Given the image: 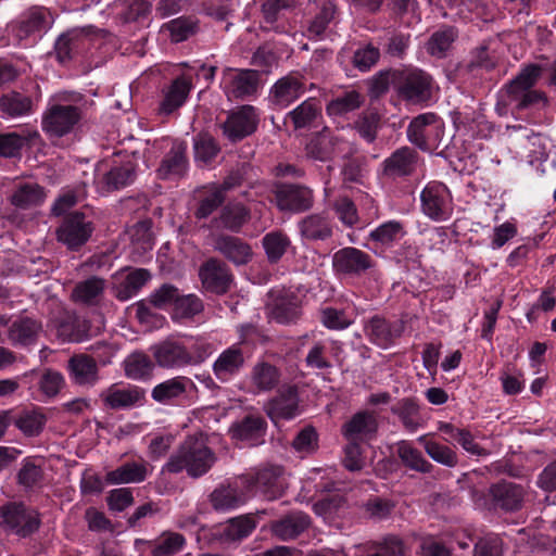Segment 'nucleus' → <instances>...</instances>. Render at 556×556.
Listing matches in <instances>:
<instances>
[{
    "instance_id": "54",
    "label": "nucleus",
    "mask_w": 556,
    "mask_h": 556,
    "mask_svg": "<svg viewBox=\"0 0 556 556\" xmlns=\"http://www.w3.org/2000/svg\"><path fill=\"white\" fill-rule=\"evenodd\" d=\"M186 544L182 534L164 531L156 540L150 543L152 556H173L180 552Z\"/></svg>"
},
{
    "instance_id": "24",
    "label": "nucleus",
    "mask_w": 556,
    "mask_h": 556,
    "mask_svg": "<svg viewBox=\"0 0 556 556\" xmlns=\"http://www.w3.org/2000/svg\"><path fill=\"white\" fill-rule=\"evenodd\" d=\"M323 118V105L320 100L308 98L287 113L285 123L290 121L294 130L312 129Z\"/></svg>"
},
{
    "instance_id": "35",
    "label": "nucleus",
    "mask_w": 556,
    "mask_h": 556,
    "mask_svg": "<svg viewBox=\"0 0 556 556\" xmlns=\"http://www.w3.org/2000/svg\"><path fill=\"white\" fill-rule=\"evenodd\" d=\"M210 502L216 511H227L243 505L247 495L237 485L220 484L210 494Z\"/></svg>"
},
{
    "instance_id": "21",
    "label": "nucleus",
    "mask_w": 556,
    "mask_h": 556,
    "mask_svg": "<svg viewBox=\"0 0 556 556\" xmlns=\"http://www.w3.org/2000/svg\"><path fill=\"white\" fill-rule=\"evenodd\" d=\"M245 364V355L241 344L236 343L224 350L213 363L212 369L216 379L227 382L238 375Z\"/></svg>"
},
{
    "instance_id": "62",
    "label": "nucleus",
    "mask_w": 556,
    "mask_h": 556,
    "mask_svg": "<svg viewBox=\"0 0 556 556\" xmlns=\"http://www.w3.org/2000/svg\"><path fill=\"white\" fill-rule=\"evenodd\" d=\"M42 480V468L39 465H36L30 458H25L16 475L17 484L23 486L25 490H30L39 485Z\"/></svg>"
},
{
    "instance_id": "46",
    "label": "nucleus",
    "mask_w": 556,
    "mask_h": 556,
    "mask_svg": "<svg viewBox=\"0 0 556 556\" xmlns=\"http://www.w3.org/2000/svg\"><path fill=\"white\" fill-rule=\"evenodd\" d=\"M147 467L144 464L128 462L109 471L105 481L109 484L139 483L147 478Z\"/></svg>"
},
{
    "instance_id": "50",
    "label": "nucleus",
    "mask_w": 556,
    "mask_h": 556,
    "mask_svg": "<svg viewBox=\"0 0 556 556\" xmlns=\"http://www.w3.org/2000/svg\"><path fill=\"white\" fill-rule=\"evenodd\" d=\"M154 363L143 352H134L124 361L125 376L131 380H147L152 376Z\"/></svg>"
},
{
    "instance_id": "5",
    "label": "nucleus",
    "mask_w": 556,
    "mask_h": 556,
    "mask_svg": "<svg viewBox=\"0 0 556 556\" xmlns=\"http://www.w3.org/2000/svg\"><path fill=\"white\" fill-rule=\"evenodd\" d=\"M84 109L75 104L53 103L42 116V130L50 137H64L79 125Z\"/></svg>"
},
{
    "instance_id": "47",
    "label": "nucleus",
    "mask_w": 556,
    "mask_h": 556,
    "mask_svg": "<svg viewBox=\"0 0 556 556\" xmlns=\"http://www.w3.org/2000/svg\"><path fill=\"white\" fill-rule=\"evenodd\" d=\"M250 217V210L245 205L239 202H229L222 208L218 220L225 229L240 232Z\"/></svg>"
},
{
    "instance_id": "9",
    "label": "nucleus",
    "mask_w": 556,
    "mask_h": 556,
    "mask_svg": "<svg viewBox=\"0 0 556 556\" xmlns=\"http://www.w3.org/2000/svg\"><path fill=\"white\" fill-rule=\"evenodd\" d=\"M157 366L165 369H176L202 362L194 357L180 342L166 339L150 348Z\"/></svg>"
},
{
    "instance_id": "26",
    "label": "nucleus",
    "mask_w": 556,
    "mask_h": 556,
    "mask_svg": "<svg viewBox=\"0 0 556 556\" xmlns=\"http://www.w3.org/2000/svg\"><path fill=\"white\" fill-rule=\"evenodd\" d=\"M257 526L253 514L240 515L222 523L218 530V538L223 543H240L251 535Z\"/></svg>"
},
{
    "instance_id": "57",
    "label": "nucleus",
    "mask_w": 556,
    "mask_h": 556,
    "mask_svg": "<svg viewBox=\"0 0 556 556\" xmlns=\"http://www.w3.org/2000/svg\"><path fill=\"white\" fill-rule=\"evenodd\" d=\"M12 422L26 437H37L42 432L47 417L38 410L24 412L16 418L12 417Z\"/></svg>"
},
{
    "instance_id": "17",
    "label": "nucleus",
    "mask_w": 556,
    "mask_h": 556,
    "mask_svg": "<svg viewBox=\"0 0 556 556\" xmlns=\"http://www.w3.org/2000/svg\"><path fill=\"white\" fill-rule=\"evenodd\" d=\"M257 114L252 105H243L231 113L222 124L224 136L231 142H237L252 135L257 128Z\"/></svg>"
},
{
    "instance_id": "61",
    "label": "nucleus",
    "mask_w": 556,
    "mask_h": 556,
    "mask_svg": "<svg viewBox=\"0 0 556 556\" xmlns=\"http://www.w3.org/2000/svg\"><path fill=\"white\" fill-rule=\"evenodd\" d=\"M203 309V301L198 295H181L179 293L174 306L173 317L177 319H189L202 313Z\"/></svg>"
},
{
    "instance_id": "36",
    "label": "nucleus",
    "mask_w": 556,
    "mask_h": 556,
    "mask_svg": "<svg viewBox=\"0 0 556 556\" xmlns=\"http://www.w3.org/2000/svg\"><path fill=\"white\" fill-rule=\"evenodd\" d=\"M105 287V279L98 276H91L76 283L72 291V299L74 302L85 305H97L103 296Z\"/></svg>"
},
{
    "instance_id": "29",
    "label": "nucleus",
    "mask_w": 556,
    "mask_h": 556,
    "mask_svg": "<svg viewBox=\"0 0 556 556\" xmlns=\"http://www.w3.org/2000/svg\"><path fill=\"white\" fill-rule=\"evenodd\" d=\"M305 91L304 84L293 75L279 78L269 91V101L278 108H287Z\"/></svg>"
},
{
    "instance_id": "8",
    "label": "nucleus",
    "mask_w": 556,
    "mask_h": 556,
    "mask_svg": "<svg viewBox=\"0 0 556 556\" xmlns=\"http://www.w3.org/2000/svg\"><path fill=\"white\" fill-rule=\"evenodd\" d=\"M399 94L414 104L425 103L431 98L432 79L418 68L399 72L396 77Z\"/></svg>"
},
{
    "instance_id": "38",
    "label": "nucleus",
    "mask_w": 556,
    "mask_h": 556,
    "mask_svg": "<svg viewBox=\"0 0 556 556\" xmlns=\"http://www.w3.org/2000/svg\"><path fill=\"white\" fill-rule=\"evenodd\" d=\"M46 190L36 182L18 184L10 197L12 205L20 210H28L43 203Z\"/></svg>"
},
{
    "instance_id": "58",
    "label": "nucleus",
    "mask_w": 556,
    "mask_h": 556,
    "mask_svg": "<svg viewBox=\"0 0 556 556\" xmlns=\"http://www.w3.org/2000/svg\"><path fill=\"white\" fill-rule=\"evenodd\" d=\"M252 382L260 391H270L279 382L278 369L268 363H258L253 367Z\"/></svg>"
},
{
    "instance_id": "3",
    "label": "nucleus",
    "mask_w": 556,
    "mask_h": 556,
    "mask_svg": "<svg viewBox=\"0 0 556 556\" xmlns=\"http://www.w3.org/2000/svg\"><path fill=\"white\" fill-rule=\"evenodd\" d=\"M40 526V514L22 502L0 506V527L9 533L26 539L36 533Z\"/></svg>"
},
{
    "instance_id": "4",
    "label": "nucleus",
    "mask_w": 556,
    "mask_h": 556,
    "mask_svg": "<svg viewBox=\"0 0 556 556\" xmlns=\"http://www.w3.org/2000/svg\"><path fill=\"white\" fill-rule=\"evenodd\" d=\"M271 193V202L282 213H305L315 203L313 189L303 184L277 181L273 186Z\"/></svg>"
},
{
    "instance_id": "32",
    "label": "nucleus",
    "mask_w": 556,
    "mask_h": 556,
    "mask_svg": "<svg viewBox=\"0 0 556 556\" xmlns=\"http://www.w3.org/2000/svg\"><path fill=\"white\" fill-rule=\"evenodd\" d=\"M311 526V518L303 511L291 513L275 521L271 526L273 533L282 541L293 540Z\"/></svg>"
},
{
    "instance_id": "56",
    "label": "nucleus",
    "mask_w": 556,
    "mask_h": 556,
    "mask_svg": "<svg viewBox=\"0 0 556 556\" xmlns=\"http://www.w3.org/2000/svg\"><path fill=\"white\" fill-rule=\"evenodd\" d=\"M458 36L453 26H444L431 35L427 42V51L432 56L443 58Z\"/></svg>"
},
{
    "instance_id": "7",
    "label": "nucleus",
    "mask_w": 556,
    "mask_h": 556,
    "mask_svg": "<svg viewBox=\"0 0 556 556\" xmlns=\"http://www.w3.org/2000/svg\"><path fill=\"white\" fill-rule=\"evenodd\" d=\"M442 123L432 112L414 117L406 129L408 141L424 152L438 148L441 140Z\"/></svg>"
},
{
    "instance_id": "20",
    "label": "nucleus",
    "mask_w": 556,
    "mask_h": 556,
    "mask_svg": "<svg viewBox=\"0 0 556 556\" xmlns=\"http://www.w3.org/2000/svg\"><path fill=\"white\" fill-rule=\"evenodd\" d=\"M379 424L374 412L361 410L342 426V434L348 441H370L376 438Z\"/></svg>"
},
{
    "instance_id": "31",
    "label": "nucleus",
    "mask_w": 556,
    "mask_h": 556,
    "mask_svg": "<svg viewBox=\"0 0 556 556\" xmlns=\"http://www.w3.org/2000/svg\"><path fill=\"white\" fill-rule=\"evenodd\" d=\"M340 141L341 139L337 135H334L329 128L325 127L306 144V155L320 162L330 161L333 157L336 148Z\"/></svg>"
},
{
    "instance_id": "13",
    "label": "nucleus",
    "mask_w": 556,
    "mask_h": 556,
    "mask_svg": "<svg viewBox=\"0 0 556 556\" xmlns=\"http://www.w3.org/2000/svg\"><path fill=\"white\" fill-rule=\"evenodd\" d=\"M250 483L255 488L256 492L268 501L281 497L288 488L283 468L276 465H268L257 469Z\"/></svg>"
},
{
    "instance_id": "41",
    "label": "nucleus",
    "mask_w": 556,
    "mask_h": 556,
    "mask_svg": "<svg viewBox=\"0 0 556 556\" xmlns=\"http://www.w3.org/2000/svg\"><path fill=\"white\" fill-rule=\"evenodd\" d=\"M291 239L282 230H273L262 238V247L269 264H278L291 248Z\"/></svg>"
},
{
    "instance_id": "1",
    "label": "nucleus",
    "mask_w": 556,
    "mask_h": 556,
    "mask_svg": "<svg viewBox=\"0 0 556 556\" xmlns=\"http://www.w3.org/2000/svg\"><path fill=\"white\" fill-rule=\"evenodd\" d=\"M216 460L215 454L206 445L203 435H189L170 455L163 470L178 473L186 470L192 478L205 475Z\"/></svg>"
},
{
    "instance_id": "48",
    "label": "nucleus",
    "mask_w": 556,
    "mask_h": 556,
    "mask_svg": "<svg viewBox=\"0 0 556 556\" xmlns=\"http://www.w3.org/2000/svg\"><path fill=\"white\" fill-rule=\"evenodd\" d=\"M396 453L403 465L410 470L422 473H430L433 465L428 462L422 453L414 447L408 441L402 440L396 443Z\"/></svg>"
},
{
    "instance_id": "15",
    "label": "nucleus",
    "mask_w": 556,
    "mask_h": 556,
    "mask_svg": "<svg viewBox=\"0 0 556 556\" xmlns=\"http://www.w3.org/2000/svg\"><path fill=\"white\" fill-rule=\"evenodd\" d=\"M405 326L402 320L390 321L380 315L370 317L364 325V333L370 343L388 349L402 337Z\"/></svg>"
},
{
    "instance_id": "52",
    "label": "nucleus",
    "mask_w": 556,
    "mask_h": 556,
    "mask_svg": "<svg viewBox=\"0 0 556 556\" xmlns=\"http://www.w3.org/2000/svg\"><path fill=\"white\" fill-rule=\"evenodd\" d=\"M381 127V116L376 110L363 111L353 122L352 128L368 143H374Z\"/></svg>"
},
{
    "instance_id": "11",
    "label": "nucleus",
    "mask_w": 556,
    "mask_h": 556,
    "mask_svg": "<svg viewBox=\"0 0 556 556\" xmlns=\"http://www.w3.org/2000/svg\"><path fill=\"white\" fill-rule=\"evenodd\" d=\"M526 494L523 485L502 479L489 486L486 495L494 509L515 513L522 508Z\"/></svg>"
},
{
    "instance_id": "51",
    "label": "nucleus",
    "mask_w": 556,
    "mask_h": 556,
    "mask_svg": "<svg viewBox=\"0 0 556 556\" xmlns=\"http://www.w3.org/2000/svg\"><path fill=\"white\" fill-rule=\"evenodd\" d=\"M338 13V7L333 0H324L318 12L309 22L307 34L309 38H321L330 23L334 20Z\"/></svg>"
},
{
    "instance_id": "25",
    "label": "nucleus",
    "mask_w": 556,
    "mask_h": 556,
    "mask_svg": "<svg viewBox=\"0 0 556 556\" xmlns=\"http://www.w3.org/2000/svg\"><path fill=\"white\" fill-rule=\"evenodd\" d=\"M72 381L81 387H93L99 380V367L96 359L87 354L73 355L67 362Z\"/></svg>"
},
{
    "instance_id": "43",
    "label": "nucleus",
    "mask_w": 556,
    "mask_h": 556,
    "mask_svg": "<svg viewBox=\"0 0 556 556\" xmlns=\"http://www.w3.org/2000/svg\"><path fill=\"white\" fill-rule=\"evenodd\" d=\"M150 279L151 274L148 269L136 268L114 287V294L119 301H127L136 295Z\"/></svg>"
},
{
    "instance_id": "22",
    "label": "nucleus",
    "mask_w": 556,
    "mask_h": 556,
    "mask_svg": "<svg viewBox=\"0 0 556 556\" xmlns=\"http://www.w3.org/2000/svg\"><path fill=\"white\" fill-rule=\"evenodd\" d=\"M190 388H195L190 378L176 376L156 384L151 391V397L156 403L172 405L186 399Z\"/></svg>"
},
{
    "instance_id": "16",
    "label": "nucleus",
    "mask_w": 556,
    "mask_h": 556,
    "mask_svg": "<svg viewBox=\"0 0 556 556\" xmlns=\"http://www.w3.org/2000/svg\"><path fill=\"white\" fill-rule=\"evenodd\" d=\"M199 277L206 291L215 294H224L229 291L233 276L223 261L211 257L199 268Z\"/></svg>"
},
{
    "instance_id": "39",
    "label": "nucleus",
    "mask_w": 556,
    "mask_h": 556,
    "mask_svg": "<svg viewBox=\"0 0 556 556\" xmlns=\"http://www.w3.org/2000/svg\"><path fill=\"white\" fill-rule=\"evenodd\" d=\"M258 87V73L254 70L236 72L227 86V93L235 99H244L254 94Z\"/></svg>"
},
{
    "instance_id": "33",
    "label": "nucleus",
    "mask_w": 556,
    "mask_h": 556,
    "mask_svg": "<svg viewBox=\"0 0 556 556\" xmlns=\"http://www.w3.org/2000/svg\"><path fill=\"white\" fill-rule=\"evenodd\" d=\"M49 13L46 9L31 7L24 12L14 25L18 39H25L35 33L42 31L49 27Z\"/></svg>"
},
{
    "instance_id": "44",
    "label": "nucleus",
    "mask_w": 556,
    "mask_h": 556,
    "mask_svg": "<svg viewBox=\"0 0 556 556\" xmlns=\"http://www.w3.org/2000/svg\"><path fill=\"white\" fill-rule=\"evenodd\" d=\"M391 413L399 417L403 427L414 432L421 426L420 407L413 397H404L397 401L392 407Z\"/></svg>"
},
{
    "instance_id": "2",
    "label": "nucleus",
    "mask_w": 556,
    "mask_h": 556,
    "mask_svg": "<svg viewBox=\"0 0 556 556\" xmlns=\"http://www.w3.org/2000/svg\"><path fill=\"white\" fill-rule=\"evenodd\" d=\"M542 74V66L528 64L519 74L509 80L502 89L504 105H514L515 110L522 111L545 102L544 92L533 89Z\"/></svg>"
},
{
    "instance_id": "37",
    "label": "nucleus",
    "mask_w": 556,
    "mask_h": 556,
    "mask_svg": "<svg viewBox=\"0 0 556 556\" xmlns=\"http://www.w3.org/2000/svg\"><path fill=\"white\" fill-rule=\"evenodd\" d=\"M34 109L31 97L11 90L0 96V112L3 116L18 118L30 115Z\"/></svg>"
},
{
    "instance_id": "55",
    "label": "nucleus",
    "mask_w": 556,
    "mask_h": 556,
    "mask_svg": "<svg viewBox=\"0 0 556 556\" xmlns=\"http://www.w3.org/2000/svg\"><path fill=\"white\" fill-rule=\"evenodd\" d=\"M418 442L424 445L426 453L435 463L448 468H454L458 465L457 453L450 446L435 441H428L424 435L418 438Z\"/></svg>"
},
{
    "instance_id": "27",
    "label": "nucleus",
    "mask_w": 556,
    "mask_h": 556,
    "mask_svg": "<svg viewBox=\"0 0 556 556\" xmlns=\"http://www.w3.org/2000/svg\"><path fill=\"white\" fill-rule=\"evenodd\" d=\"M186 152V143L175 142L170 150L164 155L156 170L157 177L164 180L182 177L188 168Z\"/></svg>"
},
{
    "instance_id": "42",
    "label": "nucleus",
    "mask_w": 556,
    "mask_h": 556,
    "mask_svg": "<svg viewBox=\"0 0 556 556\" xmlns=\"http://www.w3.org/2000/svg\"><path fill=\"white\" fill-rule=\"evenodd\" d=\"M190 89L191 86L185 78H176L165 91L159 112L163 115H169L179 109L185 103Z\"/></svg>"
},
{
    "instance_id": "40",
    "label": "nucleus",
    "mask_w": 556,
    "mask_h": 556,
    "mask_svg": "<svg viewBox=\"0 0 556 556\" xmlns=\"http://www.w3.org/2000/svg\"><path fill=\"white\" fill-rule=\"evenodd\" d=\"M40 325L29 318L23 317L14 320L8 330V338L13 345L28 346L36 342Z\"/></svg>"
},
{
    "instance_id": "12",
    "label": "nucleus",
    "mask_w": 556,
    "mask_h": 556,
    "mask_svg": "<svg viewBox=\"0 0 556 556\" xmlns=\"http://www.w3.org/2000/svg\"><path fill=\"white\" fill-rule=\"evenodd\" d=\"M374 265L370 254L354 247L342 248L332 256V269L338 275L361 277Z\"/></svg>"
},
{
    "instance_id": "45",
    "label": "nucleus",
    "mask_w": 556,
    "mask_h": 556,
    "mask_svg": "<svg viewBox=\"0 0 556 556\" xmlns=\"http://www.w3.org/2000/svg\"><path fill=\"white\" fill-rule=\"evenodd\" d=\"M169 33L173 42H182L197 35L200 30V20L193 15H182L163 25Z\"/></svg>"
},
{
    "instance_id": "30",
    "label": "nucleus",
    "mask_w": 556,
    "mask_h": 556,
    "mask_svg": "<svg viewBox=\"0 0 556 556\" xmlns=\"http://www.w3.org/2000/svg\"><path fill=\"white\" fill-rule=\"evenodd\" d=\"M270 315L279 324L295 323L301 316V302L292 292H280L271 304Z\"/></svg>"
},
{
    "instance_id": "28",
    "label": "nucleus",
    "mask_w": 556,
    "mask_h": 556,
    "mask_svg": "<svg viewBox=\"0 0 556 556\" xmlns=\"http://www.w3.org/2000/svg\"><path fill=\"white\" fill-rule=\"evenodd\" d=\"M299 233L308 241H327L333 235L332 223L326 213L306 215L298 223Z\"/></svg>"
},
{
    "instance_id": "23",
    "label": "nucleus",
    "mask_w": 556,
    "mask_h": 556,
    "mask_svg": "<svg viewBox=\"0 0 556 556\" xmlns=\"http://www.w3.org/2000/svg\"><path fill=\"white\" fill-rule=\"evenodd\" d=\"M214 250L236 266L248 264L252 260L251 245L239 237L218 235L214 239Z\"/></svg>"
},
{
    "instance_id": "59",
    "label": "nucleus",
    "mask_w": 556,
    "mask_h": 556,
    "mask_svg": "<svg viewBox=\"0 0 556 556\" xmlns=\"http://www.w3.org/2000/svg\"><path fill=\"white\" fill-rule=\"evenodd\" d=\"M136 177L135 165L127 162L119 166H114L104 176V181L109 190H118L130 185Z\"/></svg>"
},
{
    "instance_id": "63",
    "label": "nucleus",
    "mask_w": 556,
    "mask_h": 556,
    "mask_svg": "<svg viewBox=\"0 0 556 556\" xmlns=\"http://www.w3.org/2000/svg\"><path fill=\"white\" fill-rule=\"evenodd\" d=\"M403 235L402 224L396 220H389L372 230L369 238L381 244H390L400 239Z\"/></svg>"
},
{
    "instance_id": "60",
    "label": "nucleus",
    "mask_w": 556,
    "mask_h": 556,
    "mask_svg": "<svg viewBox=\"0 0 556 556\" xmlns=\"http://www.w3.org/2000/svg\"><path fill=\"white\" fill-rule=\"evenodd\" d=\"M195 162L211 163L219 153L220 148L216 140L208 134H199L193 139Z\"/></svg>"
},
{
    "instance_id": "10",
    "label": "nucleus",
    "mask_w": 556,
    "mask_h": 556,
    "mask_svg": "<svg viewBox=\"0 0 556 556\" xmlns=\"http://www.w3.org/2000/svg\"><path fill=\"white\" fill-rule=\"evenodd\" d=\"M420 200L424 214L432 220H446L453 213L452 194L443 184L427 185L421 191Z\"/></svg>"
},
{
    "instance_id": "19",
    "label": "nucleus",
    "mask_w": 556,
    "mask_h": 556,
    "mask_svg": "<svg viewBox=\"0 0 556 556\" xmlns=\"http://www.w3.org/2000/svg\"><path fill=\"white\" fill-rule=\"evenodd\" d=\"M100 399L109 409H129L143 404L146 391L138 386L119 388L117 384H112L100 393Z\"/></svg>"
},
{
    "instance_id": "14",
    "label": "nucleus",
    "mask_w": 556,
    "mask_h": 556,
    "mask_svg": "<svg viewBox=\"0 0 556 556\" xmlns=\"http://www.w3.org/2000/svg\"><path fill=\"white\" fill-rule=\"evenodd\" d=\"M419 159L415 148L400 147L381 163L382 175L392 180L409 177L415 174Z\"/></svg>"
},
{
    "instance_id": "6",
    "label": "nucleus",
    "mask_w": 556,
    "mask_h": 556,
    "mask_svg": "<svg viewBox=\"0 0 556 556\" xmlns=\"http://www.w3.org/2000/svg\"><path fill=\"white\" fill-rule=\"evenodd\" d=\"M93 231V222L84 213L75 211L64 216L55 236L70 251H79L89 241Z\"/></svg>"
},
{
    "instance_id": "53",
    "label": "nucleus",
    "mask_w": 556,
    "mask_h": 556,
    "mask_svg": "<svg viewBox=\"0 0 556 556\" xmlns=\"http://www.w3.org/2000/svg\"><path fill=\"white\" fill-rule=\"evenodd\" d=\"M348 500L341 494L329 495L313 505V511L328 521L343 516L348 511Z\"/></svg>"
},
{
    "instance_id": "34",
    "label": "nucleus",
    "mask_w": 556,
    "mask_h": 556,
    "mask_svg": "<svg viewBox=\"0 0 556 556\" xmlns=\"http://www.w3.org/2000/svg\"><path fill=\"white\" fill-rule=\"evenodd\" d=\"M266 432V421L261 416L248 415L231 425L229 433L236 440L249 441L252 444L263 440Z\"/></svg>"
},
{
    "instance_id": "64",
    "label": "nucleus",
    "mask_w": 556,
    "mask_h": 556,
    "mask_svg": "<svg viewBox=\"0 0 556 556\" xmlns=\"http://www.w3.org/2000/svg\"><path fill=\"white\" fill-rule=\"evenodd\" d=\"M225 199L226 197L222 194L220 191L213 188L202 199H200L194 216L198 219L207 218L224 203Z\"/></svg>"
},
{
    "instance_id": "18",
    "label": "nucleus",
    "mask_w": 556,
    "mask_h": 556,
    "mask_svg": "<svg viewBox=\"0 0 556 556\" xmlns=\"http://www.w3.org/2000/svg\"><path fill=\"white\" fill-rule=\"evenodd\" d=\"M267 416L274 421L279 419H292L300 413L299 393L295 386H283L276 396L265 404Z\"/></svg>"
},
{
    "instance_id": "49",
    "label": "nucleus",
    "mask_w": 556,
    "mask_h": 556,
    "mask_svg": "<svg viewBox=\"0 0 556 556\" xmlns=\"http://www.w3.org/2000/svg\"><path fill=\"white\" fill-rule=\"evenodd\" d=\"M365 102V97L357 90H349L330 100L326 105L329 116H343L358 110Z\"/></svg>"
}]
</instances>
